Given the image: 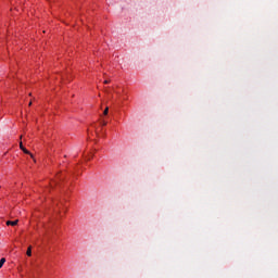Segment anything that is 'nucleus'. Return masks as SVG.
<instances>
[{
  "label": "nucleus",
  "mask_w": 278,
  "mask_h": 278,
  "mask_svg": "<svg viewBox=\"0 0 278 278\" xmlns=\"http://www.w3.org/2000/svg\"><path fill=\"white\" fill-rule=\"evenodd\" d=\"M20 149L26 153L27 155H31V153H29V150L25 149V147H23V142H20Z\"/></svg>",
  "instance_id": "f257e3e1"
},
{
  "label": "nucleus",
  "mask_w": 278,
  "mask_h": 278,
  "mask_svg": "<svg viewBox=\"0 0 278 278\" xmlns=\"http://www.w3.org/2000/svg\"><path fill=\"white\" fill-rule=\"evenodd\" d=\"M7 225H12V227H14V226L18 225V219H16L14 222L9 220V222H7Z\"/></svg>",
  "instance_id": "f03ea898"
},
{
  "label": "nucleus",
  "mask_w": 278,
  "mask_h": 278,
  "mask_svg": "<svg viewBox=\"0 0 278 278\" xmlns=\"http://www.w3.org/2000/svg\"><path fill=\"white\" fill-rule=\"evenodd\" d=\"M4 264H5V258L3 257L0 260V268H3Z\"/></svg>",
  "instance_id": "7ed1b4c3"
},
{
  "label": "nucleus",
  "mask_w": 278,
  "mask_h": 278,
  "mask_svg": "<svg viewBox=\"0 0 278 278\" xmlns=\"http://www.w3.org/2000/svg\"><path fill=\"white\" fill-rule=\"evenodd\" d=\"M26 254L28 255V257H31V247L28 248Z\"/></svg>",
  "instance_id": "20e7f679"
},
{
  "label": "nucleus",
  "mask_w": 278,
  "mask_h": 278,
  "mask_svg": "<svg viewBox=\"0 0 278 278\" xmlns=\"http://www.w3.org/2000/svg\"><path fill=\"white\" fill-rule=\"evenodd\" d=\"M108 112H109V109L106 108V109L104 110V112H103V115H104V116H108Z\"/></svg>",
  "instance_id": "39448f33"
},
{
  "label": "nucleus",
  "mask_w": 278,
  "mask_h": 278,
  "mask_svg": "<svg viewBox=\"0 0 278 278\" xmlns=\"http://www.w3.org/2000/svg\"><path fill=\"white\" fill-rule=\"evenodd\" d=\"M104 84H110V81H109V80H105Z\"/></svg>",
  "instance_id": "423d86ee"
},
{
  "label": "nucleus",
  "mask_w": 278,
  "mask_h": 278,
  "mask_svg": "<svg viewBox=\"0 0 278 278\" xmlns=\"http://www.w3.org/2000/svg\"><path fill=\"white\" fill-rule=\"evenodd\" d=\"M103 125H108V122H103Z\"/></svg>",
  "instance_id": "0eeeda50"
},
{
  "label": "nucleus",
  "mask_w": 278,
  "mask_h": 278,
  "mask_svg": "<svg viewBox=\"0 0 278 278\" xmlns=\"http://www.w3.org/2000/svg\"><path fill=\"white\" fill-rule=\"evenodd\" d=\"M30 157H34V154H30Z\"/></svg>",
  "instance_id": "6e6552de"
},
{
  "label": "nucleus",
  "mask_w": 278,
  "mask_h": 278,
  "mask_svg": "<svg viewBox=\"0 0 278 278\" xmlns=\"http://www.w3.org/2000/svg\"><path fill=\"white\" fill-rule=\"evenodd\" d=\"M29 105H31V102H29Z\"/></svg>",
  "instance_id": "1a4fd4ad"
}]
</instances>
